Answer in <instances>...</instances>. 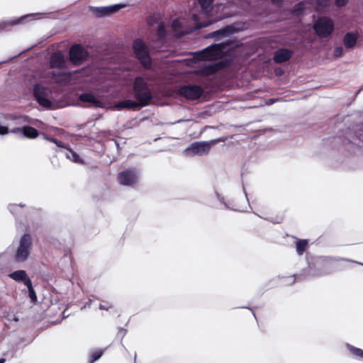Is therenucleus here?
<instances>
[{"mask_svg":"<svg viewBox=\"0 0 363 363\" xmlns=\"http://www.w3.org/2000/svg\"><path fill=\"white\" fill-rule=\"evenodd\" d=\"M242 45L240 40L235 38H228L220 43L211 45L202 50V59L208 61L206 65V74H211L224 68L223 62H216V60L220 58L223 55L239 48Z\"/></svg>","mask_w":363,"mask_h":363,"instance_id":"nucleus-1","label":"nucleus"},{"mask_svg":"<svg viewBox=\"0 0 363 363\" xmlns=\"http://www.w3.org/2000/svg\"><path fill=\"white\" fill-rule=\"evenodd\" d=\"M133 91L135 99L144 107L148 106L153 99L152 91L145 79L136 77L133 82Z\"/></svg>","mask_w":363,"mask_h":363,"instance_id":"nucleus-2","label":"nucleus"},{"mask_svg":"<svg viewBox=\"0 0 363 363\" xmlns=\"http://www.w3.org/2000/svg\"><path fill=\"white\" fill-rule=\"evenodd\" d=\"M33 247V238L30 233H25L21 235L15 251L13 259L17 263L25 262L30 257Z\"/></svg>","mask_w":363,"mask_h":363,"instance_id":"nucleus-3","label":"nucleus"},{"mask_svg":"<svg viewBox=\"0 0 363 363\" xmlns=\"http://www.w3.org/2000/svg\"><path fill=\"white\" fill-rule=\"evenodd\" d=\"M324 261L325 258L320 257L311 259L308 262V267L301 271L300 276L314 278L326 274L323 271Z\"/></svg>","mask_w":363,"mask_h":363,"instance_id":"nucleus-4","label":"nucleus"},{"mask_svg":"<svg viewBox=\"0 0 363 363\" xmlns=\"http://www.w3.org/2000/svg\"><path fill=\"white\" fill-rule=\"evenodd\" d=\"M133 50L136 58L145 69H149L152 62L150 57L149 49L141 39H136L133 43Z\"/></svg>","mask_w":363,"mask_h":363,"instance_id":"nucleus-5","label":"nucleus"},{"mask_svg":"<svg viewBox=\"0 0 363 363\" xmlns=\"http://www.w3.org/2000/svg\"><path fill=\"white\" fill-rule=\"evenodd\" d=\"M33 94L35 101L43 107L50 108L52 107V101L50 97L52 91L40 83L35 84L33 86Z\"/></svg>","mask_w":363,"mask_h":363,"instance_id":"nucleus-6","label":"nucleus"},{"mask_svg":"<svg viewBox=\"0 0 363 363\" xmlns=\"http://www.w3.org/2000/svg\"><path fill=\"white\" fill-rule=\"evenodd\" d=\"M219 141H221L220 138L210 141L194 142L184 150V153L189 157L206 155L209 152L212 145Z\"/></svg>","mask_w":363,"mask_h":363,"instance_id":"nucleus-7","label":"nucleus"},{"mask_svg":"<svg viewBox=\"0 0 363 363\" xmlns=\"http://www.w3.org/2000/svg\"><path fill=\"white\" fill-rule=\"evenodd\" d=\"M117 179L122 186H133L140 179V171L136 167L127 168L118 174Z\"/></svg>","mask_w":363,"mask_h":363,"instance_id":"nucleus-8","label":"nucleus"},{"mask_svg":"<svg viewBox=\"0 0 363 363\" xmlns=\"http://www.w3.org/2000/svg\"><path fill=\"white\" fill-rule=\"evenodd\" d=\"M313 29L320 38H327L334 30V23L328 17H320L314 23Z\"/></svg>","mask_w":363,"mask_h":363,"instance_id":"nucleus-9","label":"nucleus"},{"mask_svg":"<svg viewBox=\"0 0 363 363\" xmlns=\"http://www.w3.org/2000/svg\"><path fill=\"white\" fill-rule=\"evenodd\" d=\"M23 135L28 139H35L41 135L45 140L54 143L56 147H64V144L60 140L50 137L44 133H40L37 129L29 125L23 126Z\"/></svg>","mask_w":363,"mask_h":363,"instance_id":"nucleus-10","label":"nucleus"},{"mask_svg":"<svg viewBox=\"0 0 363 363\" xmlns=\"http://www.w3.org/2000/svg\"><path fill=\"white\" fill-rule=\"evenodd\" d=\"M88 57L87 51L79 44L72 45L69 51V58L74 65L82 64Z\"/></svg>","mask_w":363,"mask_h":363,"instance_id":"nucleus-11","label":"nucleus"},{"mask_svg":"<svg viewBox=\"0 0 363 363\" xmlns=\"http://www.w3.org/2000/svg\"><path fill=\"white\" fill-rule=\"evenodd\" d=\"M179 94L188 99L195 100L200 98L203 94L201 86L196 84L185 85L179 90Z\"/></svg>","mask_w":363,"mask_h":363,"instance_id":"nucleus-12","label":"nucleus"},{"mask_svg":"<svg viewBox=\"0 0 363 363\" xmlns=\"http://www.w3.org/2000/svg\"><path fill=\"white\" fill-rule=\"evenodd\" d=\"M40 14L41 13H29L10 21H0V31L7 30V28L9 26H15L18 24H23L26 22L33 21L35 19V16Z\"/></svg>","mask_w":363,"mask_h":363,"instance_id":"nucleus-13","label":"nucleus"},{"mask_svg":"<svg viewBox=\"0 0 363 363\" xmlns=\"http://www.w3.org/2000/svg\"><path fill=\"white\" fill-rule=\"evenodd\" d=\"M238 31V29L233 25H228L223 28L216 30L210 34L216 40H219L226 37H229Z\"/></svg>","mask_w":363,"mask_h":363,"instance_id":"nucleus-14","label":"nucleus"},{"mask_svg":"<svg viewBox=\"0 0 363 363\" xmlns=\"http://www.w3.org/2000/svg\"><path fill=\"white\" fill-rule=\"evenodd\" d=\"M49 76L53 82L65 85L69 82L71 74L68 72L62 71H52L49 72Z\"/></svg>","mask_w":363,"mask_h":363,"instance_id":"nucleus-15","label":"nucleus"},{"mask_svg":"<svg viewBox=\"0 0 363 363\" xmlns=\"http://www.w3.org/2000/svg\"><path fill=\"white\" fill-rule=\"evenodd\" d=\"M123 7V5L122 4H113L108 6L91 7V9L95 11L99 16L101 17L113 13Z\"/></svg>","mask_w":363,"mask_h":363,"instance_id":"nucleus-16","label":"nucleus"},{"mask_svg":"<svg viewBox=\"0 0 363 363\" xmlns=\"http://www.w3.org/2000/svg\"><path fill=\"white\" fill-rule=\"evenodd\" d=\"M293 55V52L286 48H279L274 54L273 60L276 63H283L289 60Z\"/></svg>","mask_w":363,"mask_h":363,"instance_id":"nucleus-17","label":"nucleus"},{"mask_svg":"<svg viewBox=\"0 0 363 363\" xmlns=\"http://www.w3.org/2000/svg\"><path fill=\"white\" fill-rule=\"evenodd\" d=\"M65 60L61 51L54 52L50 57V65L52 68H62Z\"/></svg>","mask_w":363,"mask_h":363,"instance_id":"nucleus-18","label":"nucleus"},{"mask_svg":"<svg viewBox=\"0 0 363 363\" xmlns=\"http://www.w3.org/2000/svg\"><path fill=\"white\" fill-rule=\"evenodd\" d=\"M167 38V30L165 25L163 22H161L157 28L156 34L153 36L152 41L164 44L166 41Z\"/></svg>","mask_w":363,"mask_h":363,"instance_id":"nucleus-19","label":"nucleus"},{"mask_svg":"<svg viewBox=\"0 0 363 363\" xmlns=\"http://www.w3.org/2000/svg\"><path fill=\"white\" fill-rule=\"evenodd\" d=\"M116 107L118 108V109L128 108V109L135 110L138 108H142L143 106L137 100L133 101V100H130V99H126V100L118 101L116 104Z\"/></svg>","mask_w":363,"mask_h":363,"instance_id":"nucleus-20","label":"nucleus"},{"mask_svg":"<svg viewBox=\"0 0 363 363\" xmlns=\"http://www.w3.org/2000/svg\"><path fill=\"white\" fill-rule=\"evenodd\" d=\"M359 35L353 32L347 33L343 38V43L347 49H351L357 43Z\"/></svg>","mask_w":363,"mask_h":363,"instance_id":"nucleus-21","label":"nucleus"},{"mask_svg":"<svg viewBox=\"0 0 363 363\" xmlns=\"http://www.w3.org/2000/svg\"><path fill=\"white\" fill-rule=\"evenodd\" d=\"M9 277L16 281L23 282L24 285L27 283V280H30L26 272L23 269L14 271L10 273Z\"/></svg>","mask_w":363,"mask_h":363,"instance_id":"nucleus-22","label":"nucleus"},{"mask_svg":"<svg viewBox=\"0 0 363 363\" xmlns=\"http://www.w3.org/2000/svg\"><path fill=\"white\" fill-rule=\"evenodd\" d=\"M79 99L83 102L90 103L95 105L96 107H101V102L96 98L92 93L85 92L79 96Z\"/></svg>","mask_w":363,"mask_h":363,"instance_id":"nucleus-23","label":"nucleus"},{"mask_svg":"<svg viewBox=\"0 0 363 363\" xmlns=\"http://www.w3.org/2000/svg\"><path fill=\"white\" fill-rule=\"evenodd\" d=\"M345 346L354 359L363 362L362 349L354 347L350 343H346Z\"/></svg>","mask_w":363,"mask_h":363,"instance_id":"nucleus-24","label":"nucleus"},{"mask_svg":"<svg viewBox=\"0 0 363 363\" xmlns=\"http://www.w3.org/2000/svg\"><path fill=\"white\" fill-rule=\"evenodd\" d=\"M295 244L296 252L298 255H303L309 247L308 240L306 239H298Z\"/></svg>","mask_w":363,"mask_h":363,"instance_id":"nucleus-25","label":"nucleus"},{"mask_svg":"<svg viewBox=\"0 0 363 363\" xmlns=\"http://www.w3.org/2000/svg\"><path fill=\"white\" fill-rule=\"evenodd\" d=\"M67 150V152L66 153V157L67 159L70 160L72 162L82 164L84 163L83 160L80 157V156L71 148L67 147L64 145V147Z\"/></svg>","mask_w":363,"mask_h":363,"instance_id":"nucleus-26","label":"nucleus"},{"mask_svg":"<svg viewBox=\"0 0 363 363\" xmlns=\"http://www.w3.org/2000/svg\"><path fill=\"white\" fill-rule=\"evenodd\" d=\"M26 207V204L24 203H9L7 206V209L9 211V212L13 215L14 216H18L21 211V208Z\"/></svg>","mask_w":363,"mask_h":363,"instance_id":"nucleus-27","label":"nucleus"},{"mask_svg":"<svg viewBox=\"0 0 363 363\" xmlns=\"http://www.w3.org/2000/svg\"><path fill=\"white\" fill-rule=\"evenodd\" d=\"M198 1L201 7L202 11L206 14H208L212 9L213 0H198Z\"/></svg>","mask_w":363,"mask_h":363,"instance_id":"nucleus-28","label":"nucleus"},{"mask_svg":"<svg viewBox=\"0 0 363 363\" xmlns=\"http://www.w3.org/2000/svg\"><path fill=\"white\" fill-rule=\"evenodd\" d=\"M25 286L28 288V296L30 298L31 302L35 303L37 301V295L33 287L31 280H27V283H26Z\"/></svg>","mask_w":363,"mask_h":363,"instance_id":"nucleus-29","label":"nucleus"},{"mask_svg":"<svg viewBox=\"0 0 363 363\" xmlns=\"http://www.w3.org/2000/svg\"><path fill=\"white\" fill-rule=\"evenodd\" d=\"M216 196H217V199H218V201L223 203L224 205V207L225 208H228V209H230V210H232V211H243V210H241L239 208H238L237 206H230L225 201V198L223 196H222L221 195H220L218 193H216Z\"/></svg>","mask_w":363,"mask_h":363,"instance_id":"nucleus-30","label":"nucleus"},{"mask_svg":"<svg viewBox=\"0 0 363 363\" xmlns=\"http://www.w3.org/2000/svg\"><path fill=\"white\" fill-rule=\"evenodd\" d=\"M104 351L102 350H97L93 352H91L89 354L90 362L94 363L101 358L103 355Z\"/></svg>","mask_w":363,"mask_h":363,"instance_id":"nucleus-31","label":"nucleus"},{"mask_svg":"<svg viewBox=\"0 0 363 363\" xmlns=\"http://www.w3.org/2000/svg\"><path fill=\"white\" fill-rule=\"evenodd\" d=\"M328 259L330 261H333V262H338V261H340V260H345V261H347V262L357 263V264L363 265V264L361 263V262H357V261H354V260H352V259H344V258H342V257H328Z\"/></svg>","mask_w":363,"mask_h":363,"instance_id":"nucleus-32","label":"nucleus"},{"mask_svg":"<svg viewBox=\"0 0 363 363\" xmlns=\"http://www.w3.org/2000/svg\"><path fill=\"white\" fill-rule=\"evenodd\" d=\"M334 56L335 57H340L343 54V48L340 46L336 47L333 51Z\"/></svg>","mask_w":363,"mask_h":363,"instance_id":"nucleus-33","label":"nucleus"},{"mask_svg":"<svg viewBox=\"0 0 363 363\" xmlns=\"http://www.w3.org/2000/svg\"><path fill=\"white\" fill-rule=\"evenodd\" d=\"M317 4L322 8H326L329 6V0H317Z\"/></svg>","mask_w":363,"mask_h":363,"instance_id":"nucleus-34","label":"nucleus"},{"mask_svg":"<svg viewBox=\"0 0 363 363\" xmlns=\"http://www.w3.org/2000/svg\"><path fill=\"white\" fill-rule=\"evenodd\" d=\"M172 28L174 30H178L181 28V23L178 20H174L172 23Z\"/></svg>","mask_w":363,"mask_h":363,"instance_id":"nucleus-35","label":"nucleus"},{"mask_svg":"<svg viewBox=\"0 0 363 363\" xmlns=\"http://www.w3.org/2000/svg\"><path fill=\"white\" fill-rule=\"evenodd\" d=\"M112 307L111 304L108 302L100 303L99 308L101 310L108 311Z\"/></svg>","mask_w":363,"mask_h":363,"instance_id":"nucleus-36","label":"nucleus"},{"mask_svg":"<svg viewBox=\"0 0 363 363\" xmlns=\"http://www.w3.org/2000/svg\"><path fill=\"white\" fill-rule=\"evenodd\" d=\"M349 0H335V5L338 7H342L345 6Z\"/></svg>","mask_w":363,"mask_h":363,"instance_id":"nucleus-37","label":"nucleus"},{"mask_svg":"<svg viewBox=\"0 0 363 363\" xmlns=\"http://www.w3.org/2000/svg\"><path fill=\"white\" fill-rule=\"evenodd\" d=\"M9 133L8 127L0 125V135H4Z\"/></svg>","mask_w":363,"mask_h":363,"instance_id":"nucleus-38","label":"nucleus"},{"mask_svg":"<svg viewBox=\"0 0 363 363\" xmlns=\"http://www.w3.org/2000/svg\"><path fill=\"white\" fill-rule=\"evenodd\" d=\"M23 127H21V128H14L13 129H11V130H9V133H22L23 134Z\"/></svg>","mask_w":363,"mask_h":363,"instance_id":"nucleus-39","label":"nucleus"},{"mask_svg":"<svg viewBox=\"0 0 363 363\" xmlns=\"http://www.w3.org/2000/svg\"><path fill=\"white\" fill-rule=\"evenodd\" d=\"M288 281L286 282V284H293L296 281V276H290L287 277Z\"/></svg>","mask_w":363,"mask_h":363,"instance_id":"nucleus-40","label":"nucleus"},{"mask_svg":"<svg viewBox=\"0 0 363 363\" xmlns=\"http://www.w3.org/2000/svg\"><path fill=\"white\" fill-rule=\"evenodd\" d=\"M126 332H127L126 330L121 328L118 330V335L121 336V339H123L124 337V336L125 335Z\"/></svg>","mask_w":363,"mask_h":363,"instance_id":"nucleus-41","label":"nucleus"},{"mask_svg":"<svg viewBox=\"0 0 363 363\" xmlns=\"http://www.w3.org/2000/svg\"><path fill=\"white\" fill-rule=\"evenodd\" d=\"M277 75H281L283 74V70L281 69H279L276 71Z\"/></svg>","mask_w":363,"mask_h":363,"instance_id":"nucleus-42","label":"nucleus"},{"mask_svg":"<svg viewBox=\"0 0 363 363\" xmlns=\"http://www.w3.org/2000/svg\"><path fill=\"white\" fill-rule=\"evenodd\" d=\"M214 21H209L208 23H206L205 25H203V26H208L211 24H212Z\"/></svg>","mask_w":363,"mask_h":363,"instance_id":"nucleus-43","label":"nucleus"},{"mask_svg":"<svg viewBox=\"0 0 363 363\" xmlns=\"http://www.w3.org/2000/svg\"><path fill=\"white\" fill-rule=\"evenodd\" d=\"M13 118V119H15V120H16V119H17V120H21V119L22 118V117H21V116H15V117H13V118Z\"/></svg>","mask_w":363,"mask_h":363,"instance_id":"nucleus-44","label":"nucleus"},{"mask_svg":"<svg viewBox=\"0 0 363 363\" xmlns=\"http://www.w3.org/2000/svg\"><path fill=\"white\" fill-rule=\"evenodd\" d=\"M243 190H244V193H245V198L247 199V201L249 202L248 201V198H247V193L245 192V188L243 187Z\"/></svg>","mask_w":363,"mask_h":363,"instance_id":"nucleus-45","label":"nucleus"},{"mask_svg":"<svg viewBox=\"0 0 363 363\" xmlns=\"http://www.w3.org/2000/svg\"><path fill=\"white\" fill-rule=\"evenodd\" d=\"M6 359L4 358H0V363H4Z\"/></svg>","mask_w":363,"mask_h":363,"instance_id":"nucleus-46","label":"nucleus"},{"mask_svg":"<svg viewBox=\"0 0 363 363\" xmlns=\"http://www.w3.org/2000/svg\"><path fill=\"white\" fill-rule=\"evenodd\" d=\"M244 308H248V307H244ZM249 309H250L252 311L253 315L256 318V315H255V312L250 308H249Z\"/></svg>","mask_w":363,"mask_h":363,"instance_id":"nucleus-47","label":"nucleus"},{"mask_svg":"<svg viewBox=\"0 0 363 363\" xmlns=\"http://www.w3.org/2000/svg\"><path fill=\"white\" fill-rule=\"evenodd\" d=\"M362 89H363V86L359 90H357V91L356 92V94H358Z\"/></svg>","mask_w":363,"mask_h":363,"instance_id":"nucleus-48","label":"nucleus"},{"mask_svg":"<svg viewBox=\"0 0 363 363\" xmlns=\"http://www.w3.org/2000/svg\"><path fill=\"white\" fill-rule=\"evenodd\" d=\"M269 101H270L271 104H273L275 101V99H270Z\"/></svg>","mask_w":363,"mask_h":363,"instance_id":"nucleus-49","label":"nucleus"},{"mask_svg":"<svg viewBox=\"0 0 363 363\" xmlns=\"http://www.w3.org/2000/svg\"><path fill=\"white\" fill-rule=\"evenodd\" d=\"M230 206H235V205L232 204V203H230V201H228L227 202Z\"/></svg>","mask_w":363,"mask_h":363,"instance_id":"nucleus-50","label":"nucleus"},{"mask_svg":"<svg viewBox=\"0 0 363 363\" xmlns=\"http://www.w3.org/2000/svg\"><path fill=\"white\" fill-rule=\"evenodd\" d=\"M271 1H272V2H274V3H277V2L279 1V0H271Z\"/></svg>","mask_w":363,"mask_h":363,"instance_id":"nucleus-51","label":"nucleus"},{"mask_svg":"<svg viewBox=\"0 0 363 363\" xmlns=\"http://www.w3.org/2000/svg\"><path fill=\"white\" fill-rule=\"evenodd\" d=\"M134 361H135V363L136 362V354H135Z\"/></svg>","mask_w":363,"mask_h":363,"instance_id":"nucleus-52","label":"nucleus"},{"mask_svg":"<svg viewBox=\"0 0 363 363\" xmlns=\"http://www.w3.org/2000/svg\"><path fill=\"white\" fill-rule=\"evenodd\" d=\"M14 320H15L16 321H17L18 319V318H14Z\"/></svg>","mask_w":363,"mask_h":363,"instance_id":"nucleus-53","label":"nucleus"},{"mask_svg":"<svg viewBox=\"0 0 363 363\" xmlns=\"http://www.w3.org/2000/svg\"><path fill=\"white\" fill-rule=\"evenodd\" d=\"M52 149L55 151H57V149L55 147H52Z\"/></svg>","mask_w":363,"mask_h":363,"instance_id":"nucleus-54","label":"nucleus"}]
</instances>
